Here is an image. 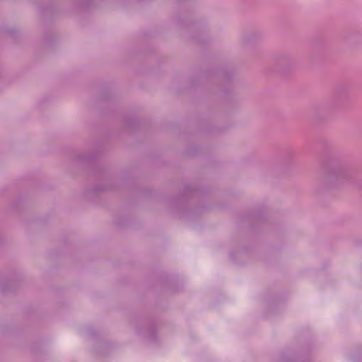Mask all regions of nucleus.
<instances>
[{
	"label": "nucleus",
	"mask_w": 362,
	"mask_h": 362,
	"mask_svg": "<svg viewBox=\"0 0 362 362\" xmlns=\"http://www.w3.org/2000/svg\"><path fill=\"white\" fill-rule=\"evenodd\" d=\"M339 174L340 175H342L344 174V170H339Z\"/></svg>",
	"instance_id": "nucleus-1"
}]
</instances>
